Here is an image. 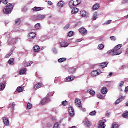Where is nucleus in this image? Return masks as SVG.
I'll return each instance as SVG.
<instances>
[{
  "mask_svg": "<svg viewBox=\"0 0 128 128\" xmlns=\"http://www.w3.org/2000/svg\"><path fill=\"white\" fill-rule=\"evenodd\" d=\"M122 48V44H118L112 50L108 51L107 54H112V56H120L122 52L120 50Z\"/></svg>",
  "mask_w": 128,
  "mask_h": 128,
  "instance_id": "1",
  "label": "nucleus"
},
{
  "mask_svg": "<svg viewBox=\"0 0 128 128\" xmlns=\"http://www.w3.org/2000/svg\"><path fill=\"white\" fill-rule=\"evenodd\" d=\"M12 10H14V6H12V4H9L6 6L5 7L3 10V12L5 14H12Z\"/></svg>",
  "mask_w": 128,
  "mask_h": 128,
  "instance_id": "2",
  "label": "nucleus"
},
{
  "mask_svg": "<svg viewBox=\"0 0 128 128\" xmlns=\"http://www.w3.org/2000/svg\"><path fill=\"white\" fill-rule=\"evenodd\" d=\"M82 4V0H71L69 3V6L70 8H74V6H79Z\"/></svg>",
  "mask_w": 128,
  "mask_h": 128,
  "instance_id": "3",
  "label": "nucleus"
},
{
  "mask_svg": "<svg viewBox=\"0 0 128 128\" xmlns=\"http://www.w3.org/2000/svg\"><path fill=\"white\" fill-rule=\"evenodd\" d=\"M106 120H104L99 122L98 128H106Z\"/></svg>",
  "mask_w": 128,
  "mask_h": 128,
  "instance_id": "4",
  "label": "nucleus"
},
{
  "mask_svg": "<svg viewBox=\"0 0 128 128\" xmlns=\"http://www.w3.org/2000/svg\"><path fill=\"white\" fill-rule=\"evenodd\" d=\"M79 32L82 34H83V36H86L88 34V30L84 27L80 28L79 29Z\"/></svg>",
  "mask_w": 128,
  "mask_h": 128,
  "instance_id": "5",
  "label": "nucleus"
},
{
  "mask_svg": "<svg viewBox=\"0 0 128 128\" xmlns=\"http://www.w3.org/2000/svg\"><path fill=\"white\" fill-rule=\"evenodd\" d=\"M68 112L70 116H74V108L70 107L69 108Z\"/></svg>",
  "mask_w": 128,
  "mask_h": 128,
  "instance_id": "6",
  "label": "nucleus"
},
{
  "mask_svg": "<svg viewBox=\"0 0 128 128\" xmlns=\"http://www.w3.org/2000/svg\"><path fill=\"white\" fill-rule=\"evenodd\" d=\"M75 78L74 76H69L66 78L65 80L66 82H72V80H74Z\"/></svg>",
  "mask_w": 128,
  "mask_h": 128,
  "instance_id": "7",
  "label": "nucleus"
},
{
  "mask_svg": "<svg viewBox=\"0 0 128 128\" xmlns=\"http://www.w3.org/2000/svg\"><path fill=\"white\" fill-rule=\"evenodd\" d=\"M75 104L76 106H78V108H82V106H81L82 101H80V99H76L75 100Z\"/></svg>",
  "mask_w": 128,
  "mask_h": 128,
  "instance_id": "8",
  "label": "nucleus"
},
{
  "mask_svg": "<svg viewBox=\"0 0 128 128\" xmlns=\"http://www.w3.org/2000/svg\"><path fill=\"white\" fill-rule=\"evenodd\" d=\"M91 76L93 78H94L98 76H100V73H98V70H96L92 72Z\"/></svg>",
  "mask_w": 128,
  "mask_h": 128,
  "instance_id": "9",
  "label": "nucleus"
},
{
  "mask_svg": "<svg viewBox=\"0 0 128 128\" xmlns=\"http://www.w3.org/2000/svg\"><path fill=\"white\" fill-rule=\"evenodd\" d=\"M3 122L6 126H10V121L8 119L6 118H3Z\"/></svg>",
  "mask_w": 128,
  "mask_h": 128,
  "instance_id": "10",
  "label": "nucleus"
},
{
  "mask_svg": "<svg viewBox=\"0 0 128 128\" xmlns=\"http://www.w3.org/2000/svg\"><path fill=\"white\" fill-rule=\"evenodd\" d=\"M29 37L30 38V40H34V38L36 37V34L34 32H32L29 34Z\"/></svg>",
  "mask_w": 128,
  "mask_h": 128,
  "instance_id": "11",
  "label": "nucleus"
},
{
  "mask_svg": "<svg viewBox=\"0 0 128 128\" xmlns=\"http://www.w3.org/2000/svg\"><path fill=\"white\" fill-rule=\"evenodd\" d=\"M46 18V15H38L37 17L38 20H42Z\"/></svg>",
  "mask_w": 128,
  "mask_h": 128,
  "instance_id": "12",
  "label": "nucleus"
},
{
  "mask_svg": "<svg viewBox=\"0 0 128 128\" xmlns=\"http://www.w3.org/2000/svg\"><path fill=\"white\" fill-rule=\"evenodd\" d=\"M26 68H24L20 70V71L19 72V74L20 76H23V74H26Z\"/></svg>",
  "mask_w": 128,
  "mask_h": 128,
  "instance_id": "13",
  "label": "nucleus"
},
{
  "mask_svg": "<svg viewBox=\"0 0 128 128\" xmlns=\"http://www.w3.org/2000/svg\"><path fill=\"white\" fill-rule=\"evenodd\" d=\"M40 50V48L38 46H36L33 48V50L34 52H38V51Z\"/></svg>",
  "mask_w": 128,
  "mask_h": 128,
  "instance_id": "14",
  "label": "nucleus"
},
{
  "mask_svg": "<svg viewBox=\"0 0 128 128\" xmlns=\"http://www.w3.org/2000/svg\"><path fill=\"white\" fill-rule=\"evenodd\" d=\"M61 46L62 48H66L67 46H68V44L66 41H63L61 42Z\"/></svg>",
  "mask_w": 128,
  "mask_h": 128,
  "instance_id": "15",
  "label": "nucleus"
},
{
  "mask_svg": "<svg viewBox=\"0 0 128 128\" xmlns=\"http://www.w3.org/2000/svg\"><path fill=\"white\" fill-rule=\"evenodd\" d=\"M48 100V98H45L42 100L40 102V104H42V106H44V104H46V102Z\"/></svg>",
  "mask_w": 128,
  "mask_h": 128,
  "instance_id": "16",
  "label": "nucleus"
},
{
  "mask_svg": "<svg viewBox=\"0 0 128 128\" xmlns=\"http://www.w3.org/2000/svg\"><path fill=\"white\" fill-rule=\"evenodd\" d=\"M42 10V8L40 7H34V8H32V10L33 12H40V10Z\"/></svg>",
  "mask_w": 128,
  "mask_h": 128,
  "instance_id": "17",
  "label": "nucleus"
},
{
  "mask_svg": "<svg viewBox=\"0 0 128 128\" xmlns=\"http://www.w3.org/2000/svg\"><path fill=\"white\" fill-rule=\"evenodd\" d=\"M102 94H108V88L106 87H103L102 90Z\"/></svg>",
  "mask_w": 128,
  "mask_h": 128,
  "instance_id": "18",
  "label": "nucleus"
},
{
  "mask_svg": "<svg viewBox=\"0 0 128 128\" xmlns=\"http://www.w3.org/2000/svg\"><path fill=\"white\" fill-rule=\"evenodd\" d=\"M86 14L87 13L86 11L82 10L80 12V16H82V18H86Z\"/></svg>",
  "mask_w": 128,
  "mask_h": 128,
  "instance_id": "19",
  "label": "nucleus"
},
{
  "mask_svg": "<svg viewBox=\"0 0 128 128\" xmlns=\"http://www.w3.org/2000/svg\"><path fill=\"white\" fill-rule=\"evenodd\" d=\"M6 88V84L3 83L0 84V92L4 90Z\"/></svg>",
  "mask_w": 128,
  "mask_h": 128,
  "instance_id": "20",
  "label": "nucleus"
},
{
  "mask_svg": "<svg viewBox=\"0 0 128 128\" xmlns=\"http://www.w3.org/2000/svg\"><path fill=\"white\" fill-rule=\"evenodd\" d=\"M100 6L99 4H96L92 8L93 10H98L100 8Z\"/></svg>",
  "mask_w": 128,
  "mask_h": 128,
  "instance_id": "21",
  "label": "nucleus"
},
{
  "mask_svg": "<svg viewBox=\"0 0 128 128\" xmlns=\"http://www.w3.org/2000/svg\"><path fill=\"white\" fill-rule=\"evenodd\" d=\"M78 12V8H73V10L72 12V14H76Z\"/></svg>",
  "mask_w": 128,
  "mask_h": 128,
  "instance_id": "22",
  "label": "nucleus"
},
{
  "mask_svg": "<svg viewBox=\"0 0 128 128\" xmlns=\"http://www.w3.org/2000/svg\"><path fill=\"white\" fill-rule=\"evenodd\" d=\"M108 63L104 62L100 64V66L102 68H108Z\"/></svg>",
  "mask_w": 128,
  "mask_h": 128,
  "instance_id": "23",
  "label": "nucleus"
},
{
  "mask_svg": "<svg viewBox=\"0 0 128 128\" xmlns=\"http://www.w3.org/2000/svg\"><path fill=\"white\" fill-rule=\"evenodd\" d=\"M42 86V84H38L35 86V90H38L39 88H40Z\"/></svg>",
  "mask_w": 128,
  "mask_h": 128,
  "instance_id": "24",
  "label": "nucleus"
},
{
  "mask_svg": "<svg viewBox=\"0 0 128 128\" xmlns=\"http://www.w3.org/2000/svg\"><path fill=\"white\" fill-rule=\"evenodd\" d=\"M8 64H14V58H10L8 61Z\"/></svg>",
  "mask_w": 128,
  "mask_h": 128,
  "instance_id": "25",
  "label": "nucleus"
},
{
  "mask_svg": "<svg viewBox=\"0 0 128 128\" xmlns=\"http://www.w3.org/2000/svg\"><path fill=\"white\" fill-rule=\"evenodd\" d=\"M124 100V98L118 99L115 102V104H118L120 102H122Z\"/></svg>",
  "mask_w": 128,
  "mask_h": 128,
  "instance_id": "26",
  "label": "nucleus"
},
{
  "mask_svg": "<svg viewBox=\"0 0 128 128\" xmlns=\"http://www.w3.org/2000/svg\"><path fill=\"white\" fill-rule=\"evenodd\" d=\"M22 23V20L20 19H16L15 20V24L16 26H20V24Z\"/></svg>",
  "mask_w": 128,
  "mask_h": 128,
  "instance_id": "27",
  "label": "nucleus"
},
{
  "mask_svg": "<svg viewBox=\"0 0 128 128\" xmlns=\"http://www.w3.org/2000/svg\"><path fill=\"white\" fill-rule=\"evenodd\" d=\"M104 46L102 44H100L98 46V50H104Z\"/></svg>",
  "mask_w": 128,
  "mask_h": 128,
  "instance_id": "28",
  "label": "nucleus"
},
{
  "mask_svg": "<svg viewBox=\"0 0 128 128\" xmlns=\"http://www.w3.org/2000/svg\"><path fill=\"white\" fill-rule=\"evenodd\" d=\"M58 6L60 8H63L64 6V2H60L58 3Z\"/></svg>",
  "mask_w": 128,
  "mask_h": 128,
  "instance_id": "29",
  "label": "nucleus"
},
{
  "mask_svg": "<svg viewBox=\"0 0 128 128\" xmlns=\"http://www.w3.org/2000/svg\"><path fill=\"white\" fill-rule=\"evenodd\" d=\"M24 88H22V87H18L17 90H16V91L18 92H24Z\"/></svg>",
  "mask_w": 128,
  "mask_h": 128,
  "instance_id": "30",
  "label": "nucleus"
},
{
  "mask_svg": "<svg viewBox=\"0 0 128 128\" xmlns=\"http://www.w3.org/2000/svg\"><path fill=\"white\" fill-rule=\"evenodd\" d=\"M98 19V12H95L92 16L93 20H96Z\"/></svg>",
  "mask_w": 128,
  "mask_h": 128,
  "instance_id": "31",
  "label": "nucleus"
},
{
  "mask_svg": "<svg viewBox=\"0 0 128 128\" xmlns=\"http://www.w3.org/2000/svg\"><path fill=\"white\" fill-rule=\"evenodd\" d=\"M66 58H60L58 60V62L62 63L64 62H66Z\"/></svg>",
  "mask_w": 128,
  "mask_h": 128,
  "instance_id": "32",
  "label": "nucleus"
},
{
  "mask_svg": "<svg viewBox=\"0 0 128 128\" xmlns=\"http://www.w3.org/2000/svg\"><path fill=\"white\" fill-rule=\"evenodd\" d=\"M89 94H92V96H94V94H96V92H94V90H88Z\"/></svg>",
  "mask_w": 128,
  "mask_h": 128,
  "instance_id": "33",
  "label": "nucleus"
},
{
  "mask_svg": "<svg viewBox=\"0 0 128 128\" xmlns=\"http://www.w3.org/2000/svg\"><path fill=\"white\" fill-rule=\"evenodd\" d=\"M35 28L36 30H40V24H37L36 25H35Z\"/></svg>",
  "mask_w": 128,
  "mask_h": 128,
  "instance_id": "34",
  "label": "nucleus"
},
{
  "mask_svg": "<svg viewBox=\"0 0 128 128\" xmlns=\"http://www.w3.org/2000/svg\"><path fill=\"white\" fill-rule=\"evenodd\" d=\"M32 108V104L30 103H28L27 108L28 110H31Z\"/></svg>",
  "mask_w": 128,
  "mask_h": 128,
  "instance_id": "35",
  "label": "nucleus"
},
{
  "mask_svg": "<svg viewBox=\"0 0 128 128\" xmlns=\"http://www.w3.org/2000/svg\"><path fill=\"white\" fill-rule=\"evenodd\" d=\"M123 118H128V112H126V113L124 114H122Z\"/></svg>",
  "mask_w": 128,
  "mask_h": 128,
  "instance_id": "36",
  "label": "nucleus"
},
{
  "mask_svg": "<svg viewBox=\"0 0 128 128\" xmlns=\"http://www.w3.org/2000/svg\"><path fill=\"white\" fill-rule=\"evenodd\" d=\"M74 36V32L71 31L68 33V36H69L70 38L72 36Z\"/></svg>",
  "mask_w": 128,
  "mask_h": 128,
  "instance_id": "37",
  "label": "nucleus"
},
{
  "mask_svg": "<svg viewBox=\"0 0 128 128\" xmlns=\"http://www.w3.org/2000/svg\"><path fill=\"white\" fill-rule=\"evenodd\" d=\"M96 111L91 112L90 114V116H96Z\"/></svg>",
  "mask_w": 128,
  "mask_h": 128,
  "instance_id": "38",
  "label": "nucleus"
},
{
  "mask_svg": "<svg viewBox=\"0 0 128 128\" xmlns=\"http://www.w3.org/2000/svg\"><path fill=\"white\" fill-rule=\"evenodd\" d=\"M76 68H72L71 70V73L72 74H76Z\"/></svg>",
  "mask_w": 128,
  "mask_h": 128,
  "instance_id": "39",
  "label": "nucleus"
},
{
  "mask_svg": "<svg viewBox=\"0 0 128 128\" xmlns=\"http://www.w3.org/2000/svg\"><path fill=\"white\" fill-rule=\"evenodd\" d=\"M124 82L122 81L119 84L120 88H122L124 86Z\"/></svg>",
  "mask_w": 128,
  "mask_h": 128,
  "instance_id": "40",
  "label": "nucleus"
},
{
  "mask_svg": "<svg viewBox=\"0 0 128 128\" xmlns=\"http://www.w3.org/2000/svg\"><path fill=\"white\" fill-rule=\"evenodd\" d=\"M70 24H68L64 26V29L68 30V28H70Z\"/></svg>",
  "mask_w": 128,
  "mask_h": 128,
  "instance_id": "41",
  "label": "nucleus"
},
{
  "mask_svg": "<svg viewBox=\"0 0 128 128\" xmlns=\"http://www.w3.org/2000/svg\"><path fill=\"white\" fill-rule=\"evenodd\" d=\"M32 64H34V62H32V61L29 62L27 64V66H32Z\"/></svg>",
  "mask_w": 128,
  "mask_h": 128,
  "instance_id": "42",
  "label": "nucleus"
},
{
  "mask_svg": "<svg viewBox=\"0 0 128 128\" xmlns=\"http://www.w3.org/2000/svg\"><path fill=\"white\" fill-rule=\"evenodd\" d=\"M62 106H68V102L67 101H64L62 102Z\"/></svg>",
  "mask_w": 128,
  "mask_h": 128,
  "instance_id": "43",
  "label": "nucleus"
},
{
  "mask_svg": "<svg viewBox=\"0 0 128 128\" xmlns=\"http://www.w3.org/2000/svg\"><path fill=\"white\" fill-rule=\"evenodd\" d=\"M111 40H114V42H115V40H116V37H114V36H112L110 38Z\"/></svg>",
  "mask_w": 128,
  "mask_h": 128,
  "instance_id": "44",
  "label": "nucleus"
},
{
  "mask_svg": "<svg viewBox=\"0 0 128 128\" xmlns=\"http://www.w3.org/2000/svg\"><path fill=\"white\" fill-rule=\"evenodd\" d=\"M3 4H8V1L7 0H4Z\"/></svg>",
  "mask_w": 128,
  "mask_h": 128,
  "instance_id": "45",
  "label": "nucleus"
},
{
  "mask_svg": "<svg viewBox=\"0 0 128 128\" xmlns=\"http://www.w3.org/2000/svg\"><path fill=\"white\" fill-rule=\"evenodd\" d=\"M112 24V20H109L107 21L106 23V24Z\"/></svg>",
  "mask_w": 128,
  "mask_h": 128,
  "instance_id": "46",
  "label": "nucleus"
},
{
  "mask_svg": "<svg viewBox=\"0 0 128 128\" xmlns=\"http://www.w3.org/2000/svg\"><path fill=\"white\" fill-rule=\"evenodd\" d=\"M87 126H90V122H88V121H86V122Z\"/></svg>",
  "mask_w": 128,
  "mask_h": 128,
  "instance_id": "47",
  "label": "nucleus"
},
{
  "mask_svg": "<svg viewBox=\"0 0 128 128\" xmlns=\"http://www.w3.org/2000/svg\"><path fill=\"white\" fill-rule=\"evenodd\" d=\"M98 98H100V100H102V98H104V96H102V95H98Z\"/></svg>",
  "mask_w": 128,
  "mask_h": 128,
  "instance_id": "48",
  "label": "nucleus"
},
{
  "mask_svg": "<svg viewBox=\"0 0 128 128\" xmlns=\"http://www.w3.org/2000/svg\"><path fill=\"white\" fill-rule=\"evenodd\" d=\"M10 56V54H8L6 55V58H8Z\"/></svg>",
  "mask_w": 128,
  "mask_h": 128,
  "instance_id": "49",
  "label": "nucleus"
},
{
  "mask_svg": "<svg viewBox=\"0 0 128 128\" xmlns=\"http://www.w3.org/2000/svg\"><path fill=\"white\" fill-rule=\"evenodd\" d=\"M48 4H50V6H52V2L51 1H48Z\"/></svg>",
  "mask_w": 128,
  "mask_h": 128,
  "instance_id": "50",
  "label": "nucleus"
},
{
  "mask_svg": "<svg viewBox=\"0 0 128 128\" xmlns=\"http://www.w3.org/2000/svg\"><path fill=\"white\" fill-rule=\"evenodd\" d=\"M96 70L97 72H98L99 74H102V71L100 70Z\"/></svg>",
  "mask_w": 128,
  "mask_h": 128,
  "instance_id": "51",
  "label": "nucleus"
},
{
  "mask_svg": "<svg viewBox=\"0 0 128 128\" xmlns=\"http://www.w3.org/2000/svg\"><path fill=\"white\" fill-rule=\"evenodd\" d=\"M125 92H128V86L126 88Z\"/></svg>",
  "mask_w": 128,
  "mask_h": 128,
  "instance_id": "52",
  "label": "nucleus"
},
{
  "mask_svg": "<svg viewBox=\"0 0 128 128\" xmlns=\"http://www.w3.org/2000/svg\"><path fill=\"white\" fill-rule=\"evenodd\" d=\"M47 126H48V128H50V126H52V125L48 124H47Z\"/></svg>",
  "mask_w": 128,
  "mask_h": 128,
  "instance_id": "53",
  "label": "nucleus"
},
{
  "mask_svg": "<svg viewBox=\"0 0 128 128\" xmlns=\"http://www.w3.org/2000/svg\"><path fill=\"white\" fill-rule=\"evenodd\" d=\"M12 54H14V52L12 51L9 54H10V56H12Z\"/></svg>",
  "mask_w": 128,
  "mask_h": 128,
  "instance_id": "54",
  "label": "nucleus"
},
{
  "mask_svg": "<svg viewBox=\"0 0 128 128\" xmlns=\"http://www.w3.org/2000/svg\"><path fill=\"white\" fill-rule=\"evenodd\" d=\"M13 108H14V106H16V104H12Z\"/></svg>",
  "mask_w": 128,
  "mask_h": 128,
  "instance_id": "55",
  "label": "nucleus"
},
{
  "mask_svg": "<svg viewBox=\"0 0 128 128\" xmlns=\"http://www.w3.org/2000/svg\"><path fill=\"white\" fill-rule=\"evenodd\" d=\"M109 76H112V73H110V74H109Z\"/></svg>",
  "mask_w": 128,
  "mask_h": 128,
  "instance_id": "56",
  "label": "nucleus"
},
{
  "mask_svg": "<svg viewBox=\"0 0 128 128\" xmlns=\"http://www.w3.org/2000/svg\"><path fill=\"white\" fill-rule=\"evenodd\" d=\"M2 0H0V4H2Z\"/></svg>",
  "mask_w": 128,
  "mask_h": 128,
  "instance_id": "57",
  "label": "nucleus"
},
{
  "mask_svg": "<svg viewBox=\"0 0 128 128\" xmlns=\"http://www.w3.org/2000/svg\"><path fill=\"white\" fill-rule=\"evenodd\" d=\"M126 106H128V101L126 103Z\"/></svg>",
  "mask_w": 128,
  "mask_h": 128,
  "instance_id": "58",
  "label": "nucleus"
},
{
  "mask_svg": "<svg viewBox=\"0 0 128 128\" xmlns=\"http://www.w3.org/2000/svg\"><path fill=\"white\" fill-rule=\"evenodd\" d=\"M52 120H54V118H52Z\"/></svg>",
  "mask_w": 128,
  "mask_h": 128,
  "instance_id": "59",
  "label": "nucleus"
},
{
  "mask_svg": "<svg viewBox=\"0 0 128 128\" xmlns=\"http://www.w3.org/2000/svg\"><path fill=\"white\" fill-rule=\"evenodd\" d=\"M0 108H4V107L0 108Z\"/></svg>",
  "mask_w": 128,
  "mask_h": 128,
  "instance_id": "60",
  "label": "nucleus"
},
{
  "mask_svg": "<svg viewBox=\"0 0 128 128\" xmlns=\"http://www.w3.org/2000/svg\"><path fill=\"white\" fill-rule=\"evenodd\" d=\"M55 122H56V120H55Z\"/></svg>",
  "mask_w": 128,
  "mask_h": 128,
  "instance_id": "61",
  "label": "nucleus"
}]
</instances>
